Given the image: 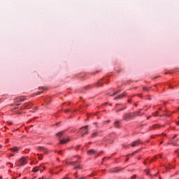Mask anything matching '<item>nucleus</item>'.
Returning a JSON list of instances; mask_svg holds the SVG:
<instances>
[{
	"label": "nucleus",
	"mask_w": 179,
	"mask_h": 179,
	"mask_svg": "<svg viewBox=\"0 0 179 179\" xmlns=\"http://www.w3.org/2000/svg\"><path fill=\"white\" fill-rule=\"evenodd\" d=\"M147 174H149V172H147Z\"/></svg>",
	"instance_id": "obj_48"
},
{
	"label": "nucleus",
	"mask_w": 179,
	"mask_h": 179,
	"mask_svg": "<svg viewBox=\"0 0 179 179\" xmlns=\"http://www.w3.org/2000/svg\"><path fill=\"white\" fill-rule=\"evenodd\" d=\"M103 160H106V157H104V158L103 159Z\"/></svg>",
	"instance_id": "obj_43"
},
{
	"label": "nucleus",
	"mask_w": 179,
	"mask_h": 179,
	"mask_svg": "<svg viewBox=\"0 0 179 179\" xmlns=\"http://www.w3.org/2000/svg\"><path fill=\"white\" fill-rule=\"evenodd\" d=\"M141 151V149L135 151L134 152L131 153V156H134L135 155V153H138V152H140Z\"/></svg>",
	"instance_id": "obj_21"
},
{
	"label": "nucleus",
	"mask_w": 179,
	"mask_h": 179,
	"mask_svg": "<svg viewBox=\"0 0 179 179\" xmlns=\"http://www.w3.org/2000/svg\"><path fill=\"white\" fill-rule=\"evenodd\" d=\"M151 138H155V136H152Z\"/></svg>",
	"instance_id": "obj_39"
},
{
	"label": "nucleus",
	"mask_w": 179,
	"mask_h": 179,
	"mask_svg": "<svg viewBox=\"0 0 179 179\" xmlns=\"http://www.w3.org/2000/svg\"><path fill=\"white\" fill-rule=\"evenodd\" d=\"M58 153H59V155H61L62 153V151L60 150L58 152Z\"/></svg>",
	"instance_id": "obj_30"
},
{
	"label": "nucleus",
	"mask_w": 179,
	"mask_h": 179,
	"mask_svg": "<svg viewBox=\"0 0 179 179\" xmlns=\"http://www.w3.org/2000/svg\"><path fill=\"white\" fill-rule=\"evenodd\" d=\"M24 164H27V158L22 157L17 162V166H24Z\"/></svg>",
	"instance_id": "obj_3"
},
{
	"label": "nucleus",
	"mask_w": 179,
	"mask_h": 179,
	"mask_svg": "<svg viewBox=\"0 0 179 179\" xmlns=\"http://www.w3.org/2000/svg\"><path fill=\"white\" fill-rule=\"evenodd\" d=\"M120 92H121V90L116 91L113 94H111L110 96H115L116 94H118V93H120Z\"/></svg>",
	"instance_id": "obj_20"
},
{
	"label": "nucleus",
	"mask_w": 179,
	"mask_h": 179,
	"mask_svg": "<svg viewBox=\"0 0 179 179\" xmlns=\"http://www.w3.org/2000/svg\"><path fill=\"white\" fill-rule=\"evenodd\" d=\"M178 141H179V139H178Z\"/></svg>",
	"instance_id": "obj_52"
},
{
	"label": "nucleus",
	"mask_w": 179,
	"mask_h": 179,
	"mask_svg": "<svg viewBox=\"0 0 179 179\" xmlns=\"http://www.w3.org/2000/svg\"><path fill=\"white\" fill-rule=\"evenodd\" d=\"M96 153V150H90L89 151H87V155H89V156H92V155H95Z\"/></svg>",
	"instance_id": "obj_10"
},
{
	"label": "nucleus",
	"mask_w": 179,
	"mask_h": 179,
	"mask_svg": "<svg viewBox=\"0 0 179 179\" xmlns=\"http://www.w3.org/2000/svg\"><path fill=\"white\" fill-rule=\"evenodd\" d=\"M89 126H85L83 127H81L80 129V134H81V138H83V136H85V135L89 134Z\"/></svg>",
	"instance_id": "obj_2"
},
{
	"label": "nucleus",
	"mask_w": 179,
	"mask_h": 179,
	"mask_svg": "<svg viewBox=\"0 0 179 179\" xmlns=\"http://www.w3.org/2000/svg\"><path fill=\"white\" fill-rule=\"evenodd\" d=\"M159 157H162V155H159Z\"/></svg>",
	"instance_id": "obj_47"
},
{
	"label": "nucleus",
	"mask_w": 179,
	"mask_h": 179,
	"mask_svg": "<svg viewBox=\"0 0 179 179\" xmlns=\"http://www.w3.org/2000/svg\"><path fill=\"white\" fill-rule=\"evenodd\" d=\"M10 150H13V152H19V148L13 147V148H10Z\"/></svg>",
	"instance_id": "obj_15"
},
{
	"label": "nucleus",
	"mask_w": 179,
	"mask_h": 179,
	"mask_svg": "<svg viewBox=\"0 0 179 179\" xmlns=\"http://www.w3.org/2000/svg\"><path fill=\"white\" fill-rule=\"evenodd\" d=\"M24 108H30V104L28 103H24V105L22 107V110H24Z\"/></svg>",
	"instance_id": "obj_11"
},
{
	"label": "nucleus",
	"mask_w": 179,
	"mask_h": 179,
	"mask_svg": "<svg viewBox=\"0 0 179 179\" xmlns=\"http://www.w3.org/2000/svg\"><path fill=\"white\" fill-rule=\"evenodd\" d=\"M62 135H64V131H59V133L57 134V136L59 138H61Z\"/></svg>",
	"instance_id": "obj_18"
},
{
	"label": "nucleus",
	"mask_w": 179,
	"mask_h": 179,
	"mask_svg": "<svg viewBox=\"0 0 179 179\" xmlns=\"http://www.w3.org/2000/svg\"><path fill=\"white\" fill-rule=\"evenodd\" d=\"M117 106H120V104L117 103V104H116V107H117Z\"/></svg>",
	"instance_id": "obj_41"
},
{
	"label": "nucleus",
	"mask_w": 179,
	"mask_h": 179,
	"mask_svg": "<svg viewBox=\"0 0 179 179\" xmlns=\"http://www.w3.org/2000/svg\"><path fill=\"white\" fill-rule=\"evenodd\" d=\"M10 156H14L13 155H11Z\"/></svg>",
	"instance_id": "obj_49"
},
{
	"label": "nucleus",
	"mask_w": 179,
	"mask_h": 179,
	"mask_svg": "<svg viewBox=\"0 0 179 179\" xmlns=\"http://www.w3.org/2000/svg\"><path fill=\"white\" fill-rule=\"evenodd\" d=\"M38 156L40 160H43V156L40 155V154H38Z\"/></svg>",
	"instance_id": "obj_24"
},
{
	"label": "nucleus",
	"mask_w": 179,
	"mask_h": 179,
	"mask_svg": "<svg viewBox=\"0 0 179 179\" xmlns=\"http://www.w3.org/2000/svg\"><path fill=\"white\" fill-rule=\"evenodd\" d=\"M125 108H127V107H123V108H120V109H116V113H120V111H122V110H125Z\"/></svg>",
	"instance_id": "obj_19"
},
{
	"label": "nucleus",
	"mask_w": 179,
	"mask_h": 179,
	"mask_svg": "<svg viewBox=\"0 0 179 179\" xmlns=\"http://www.w3.org/2000/svg\"><path fill=\"white\" fill-rule=\"evenodd\" d=\"M139 143H141V141L139 140H138L136 141H134L131 143V146H132V148H135V146H138V145H139Z\"/></svg>",
	"instance_id": "obj_8"
},
{
	"label": "nucleus",
	"mask_w": 179,
	"mask_h": 179,
	"mask_svg": "<svg viewBox=\"0 0 179 179\" xmlns=\"http://www.w3.org/2000/svg\"><path fill=\"white\" fill-rule=\"evenodd\" d=\"M157 114H159V112H155V113H153V115H155V117H157Z\"/></svg>",
	"instance_id": "obj_25"
},
{
	"label": "nucleus",
	"mask_w": 179,
	"mask_h": 179,
	"mask_svg": "<svg viewBox=\"0 0 179 179\" xmlns=\"http://www.w3.org/2000/svg\"><path fill=\"white\" fill-rule=\"evenodd\" d=\"M131 102V99L128 100V103H130Z\"/></svg>",
	"instance_id": "obj_37"
},
{
	"label": "nucleus",
	"mask_w": 179,
	"mask_h": 179,
	"mask_svg": "<svg viewBox=\"0 0 179 179\" xmlns=\"http://www.w3.org/2000/svg\"><path fill=\"white\" fill-rule=\"evenodd\" d=\"M108 122H110V120L106 122V124H108Z\"/></svg>",
	"instance_id": "obj_34"
},
{
	"label": "nucleus",
	"mask_w": 179,
	"mask_h": 179,
	"mask_svg": "<svg viewBox=\"0 0 179 179\" xmlns=\"http://www.w3.org/2000/svg\"><path fill=\"white\" fill-rule=\"evenodd\" d=\"M169 145H173V146H176L177 144L174 142L171 143V144L170 143H169Z\"/></svg>",
	"instance_id": "obj_26"
},
{
	"label": "nucleus",
	"mask_w": 179,
	"mask_h": 179,
	"mask_svg": "<svg viewBox=\"0 0 179 179\" xmlns=\"http://www.w3.org/2000/svg\"><path fill=\"white\" fill-rule=\"evenodd\" d=\"M39 150H45V148L44 147H39Z\"/></svg>",
	"instance_id": "obj_23"
},
{
	"label": "nucleus",
	"mask_w": 179,
	"mask_h": 179,
	"mask_svg": "<svg viewBox=\"0 0 179 179\" xmlns=\"http://www.w3.org/2000/svg\"><path fill=\"white\" fill-rule=\"evenodd\" d=\"M97 135H99V132L98 131H93V133L91 134V138H96V136H97Z\"/></svg>",
	"instance_id": "obj_12"
},
{
	"label": "nucleus",
	"mask_w": 179,
	"mask_h": 179,
	"mask_svg": "<svg viewBox=\"0 0 179 179\" xmlns=\"http://www.w3.org/2000/svg\"><path fill=\"white\" fill-rule=\"evenodd\" d=\"M134 178H136V175H134L131 177V179H134Z\"/></svg>",
	"instance_id": "obj_28"
},
{
	"label": "nucleus",
	"mask_w": 179,
	"mask_h": 179,
	"mask_svg": "<svg viewBox=\"0 0 179 179\" xmlns=\"http://www.w3.org/2000/svg\"><path fill=\"white\" fill-rule=\"evenodd\" d=\"M143 90H144V92H148V90H149V89L146 87H143Z\"/></svg>",
	"instance_id": "obj_22"
},
{
	"label": "nucleus",
	"mask_w": 179,
	"mask_h": 179,
	"mask_svg": "<svg viewBox=\"0 0 179 179\" xmlns=\"http://www.w3.org/2000/svg\"><path fill=\"white\" fill-rule=\"evenodd\" d=\"M34 173H37L38 171H41V166H36L32 169Z\"/></svg>",
	"instance_id": "obj_6"
},
{
	"label": "nucleus",
	"mask_w": 179,
	"mask_h": 179,
	"mask_svg": "<svg viewBox=\"0 0 179 179\" xmlns=\"http://www.w3.org/2000/svg\"><path fill=\"white\" fill-rule=\"evenodd\" d=\"M177 152H178V150L176 151V153H177Z\"/></svg>",
	"instance_id": "obj_50"
},
{
	"label": "nucleus",
	"mask_w": 179,
	"mask_h": 179,
	"mask_svg": "<svg viewBox=\"0 0 179 179\" xmlns=\"http://www.w3.org/2000/svg\"><path fill=\"white\" fill-rule=\"evenodd\" d=\"M129 159V158H127L126 162H128Z\"/></svg>",
	"instance_id": "obj_36"
},
{
	"label": "nucleus",
	"mask_w": 179,
	"mask_h": 179,
	"mask_svg": "<svg viewBox=\"0 0 179 179\" xmlns=\"http://www.w3.org/2000/svg\"><path fill=\"white\" fill-rule=\"evenodd\" d=\"M41 93H43V92H38V94H41Z\"/></svg>",
	"instance_id": "obj_32"
},
{
	"label": "nucleus",
	"mask_w": 179,
	"mask_h": 179,
	"mask_svg": "<svg viewBox=\"0 0 179 179\" xmlns=\"http://www.w3.org/2000/svg\"><path fill=\"white\" fill-rule=\"evenodd\" d=\"M115 127L116 128H120V122H119V121H116V122H115Z\"/></svg>",
	"instance_id": "obj_17"
},
{
	"label": "nucleus",
	"mask_w": 179,
	"mask_h": 179,
	"mask_svg": "<svg viewBox=\"0 0 179 179\" xmlns=\"http://www.w3.org/2000/svg\"><path fill=\"white\" fill-rule=\"evenodd\" d=\"M120 170L117 168H113L109 170V173H119Z\"/></svg>",
	"instance_id": "obj_9"
},
{
	"label": "nucleus",
	"mask_w": 179,
	"mask_h": 179,
	"mask_svg": "<svg viewBox=\"0 0 179 179\" xmlns=\"http://www.w3.org/2000/svg\"><path fill=\"white\" fill-rule=\"evenodd\" d=\"M124 148H128V145H123Z\"/></svg>",
	"instance_id": "obj_35"
},
{
	"label": "nucleus",
	"mask_w": 179,
	"mask_h": 179,
	"mask_svg": "<svg viewBox=\"0 0 179 179\" xmlns=\"http://www.w3.org/2000/svg\"><path fill=\"white\" fill-rule=\"evenodd\" d=\"M159 179H162V178H159Z\"/></svg>",
	"instance_id": "obj_51"
},
{
	"label": "nucleus",
	"mask_w": 179,
	"mask_h": 179,
	"mask_svg": "<svg viewBox=\"0 0 179 179\" xmlns=\"http://www.w3.org/2000/svg\"><path fill=\"white\" fill-rule=\"evenodd\" d=\"M176 124H177V125H179V122H177Z\"/></svg>",
	"instance_id": "obj_38"
},
{
	"label": "nucleus",
	"mask_w": 179,
	"mask_h": 179,
	"mask_svg": "<svg viewBox=\"0 0 179 179\" xmlns=\"http://www.w3.org/2000/svg\"><path fill=\"white\" fill-rule=\"evenodd\" d=\"M138 97H141L142 98V95L141 94H138Z\"/></svg>",
	"instance_id": "obj_33"
},
{
	"label": "nucleus",
	"mask_w": 179,
	"mask_h": 179,
	"mask_svg": "<svg viewBox=\"0 0 179 179\" xmlns=\"http://www.w3.org/2000/svg\"><path fill=\"white\" fill-rule=\"evenodd\" d=\"M69 141H71V138H66V139H62V140H60V142L59 143L61 145H64V143H68V142H69Z\"/></svg>",
	"instance_id": "obj_5"
},
{
	"label": "nucleus",
	"mask_w": 179,
	"mask_h": 179,
	"mask_svg": "<svg viewBox=\"0 0 179 179\" xmlns=\"http://www.w3.org/2000/svg\"><path fill=\"white\" fill-rule=\"evenodd\" d=\"M11 164V167H13V164Z\"/></svg>",
	"instance_id": "obj_40"
},
{
	"label": "nucleus",
	"mask_w": 179,
	"mask_h": 179,
	"mask_svg": "<svg viewBox=\"0 0 179 179\" xmlns=\"http://www.w3.org/2000/svg\"><path fill=\"white\" fill-rule=\"evenodd\" d=\"M2 148V146L0 145V149Z\"/></svg>",
	"instance_id": "obj_44"
},
{
	"label": "nucleus",
	"mask_w": 179,
	"mask_h": 179,
	"mask_svg": "<svg viewBox=\"0 0 179 179\" xmlns=\"http://www.w3.org/2000/svg\"><path fill=\"white\" fill-rule=\"evenodd\" d=\"M162 143H163V141H162V142L160 143V145H162Z\"/></svg>",
	"instance_id": "obj_42"
},
{
	"label": "nucleus",
	"mask_w": 179,
	"mask_h": 179,
	"mask_svg": "<svg viewBox=\"0 0 179 179\" xmlns=\"http://www.w3.org/2000/svg\"><path fill=\"white\" fill-rule=\"evenodd\" d=\"M75 170H82L83 169V166L79 164V165H77L74 167Z\"/></svg>",
	"instance_id": "obj_13"
},
{
	"label": "nucleus",
	"mask_w": 179,
	"mask_h": 179,
	"mask_svg": "<svg viewBox=\"0 0 179 179\" xmlns=\"http://www.w3.org/2000/svg\"><path fill=\"white\" fill-rule=\"evenodd\" d=\"M149 118H150V117H148V120H149Z\"/></svg>",
	"instance_id": "obj_45"
},
{
	"label": "nucleus",
	"mask_w": 179,
	"mask_h": 179,
	"mask_svg": "<svg viewBox=\"0 0 179 179\" xmlns=\"http://www.w3.org/2000/svg\"><path fill=\"white\" fill-rule=\"evenodd\" d=\"M144 164H146V162H144Z\"/></svg>",
	"instance_id": "obj_46"
},
{
	"label": "nucleus",
	"mask_w": 179,
	"mask_h": 179,
	"mask_svg": "<svg viewBox=\"0 0 179 179\" xmlns=\"http://www.w3.org/2000/svg\"><path fill=\"white\" fill-rule=\"evenodd\" d=\"M159 125L154 124V125H152V127H150V129H157V128H159Z\"/></svg>",
	"instance_id": "obj_16"
},
{
	"label": "nucleus",
	"mask_w": 179,
	"mask_h": 179,
	"mask_svg": "<svg viewBox=\"0 0 179 179\" xmlns=\"http://www.w3.org/2000/svg\"><path fill=\"white\" fill-rule=\"evenodd\" d=\"M142 115H143V113H141V111L125 113L123 115V120H124V121H131V120H134L135 117H139Z\"/></svg>",
	"instance_id": "obj_1"
},
{
	"label": "nucleus",
	"mask_w": 179,
	"mask_h": 179,
	"mask_svg": "<svg viewBox=\"0 0 179 179\" xmlns=\"http://www.w3.org/2000/svg\"><path fill=\"white\" fill-rule=\"evenodd\" d=\"M69 109H66V110H65V113H69Z\"/></svg>",
	"instance_id": "obj_31"
},
{
	"label": "nucleus",
	"mask_w": 179,
	"mask_h": 179,
	"mask_svg": "<svg viewBox=\"0 0 179 179\" xmlns=\"http://www.w3.org/2000/svg\"><path fill=\"white\" fill-rule=\"evenodd\" d=\"M42 151L47 155V153H48L47 148H45V150H42Z\"/></svg>",
	"instance_id": "obj_27"
},
{
	"label": "nucleus",
	"mask_w": 179,
	"mask_h": 179,
	"mask_svg": "<svg viewBox=\"0 0 179 179\" xmlns=\"http://www.w3.org/2000/svg\"><path fill=\"white\" fill-rule=\"evenodd\" d=\"M95 86H96L97 87H100L103 86V83L99 81L98 83H96L95 84Z\"/></svg>",
	"instance_id": "obj_14"
},
{
	"label": "nucleus",
	"mask_w": 179,
	"mask_h": 179,
	"mask_svg": "<svg viewBox=\"0 0 179 179\" xmlns=\"http://www.w3.org/2000/svg\"><path fill=\"white\" fill-rule=\"evenodd\" d=\"M176 137H177V134H175L174 136L172 138V139H174Z\"/></svg>",
	"instance_id": "obj_29"
},
{
	"label": "nucleus",
	"mask_w": 179,
	"mask_h": 179,
	"mask_svg": "<svg viewBox=\"0 0 179 179\" xmlns=\"http://www.w3.org/2000/svg\"><path fill=\"white\" fill-rule=\"evenodd\" d=\"M127 96V92H124L123 94L115 97L114 100H120V99H124Z\"/></svg>",
	"instance_id": "obj_4"
},
{
	"label": "nucleus",
	"mask_w": 179,
	"mask_h": 179,
	"mask_svg": "<svg viewBox=\"0 0 179 179\" xmlns=\"http://www.w3.org/2000/svg\"><path fill=\"white\" fill-rule=\"evenodd\" d=\"M66 164H68L69 166H76V164H79V162L76 161V162H66Z\"/></svg>",
	"instance_id": "obj_7"
}]
</instances>
